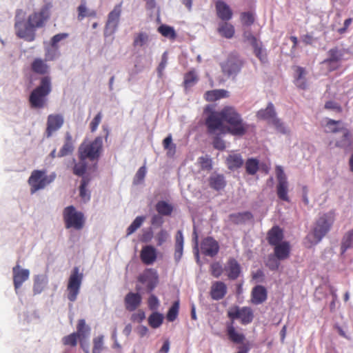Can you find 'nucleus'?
<instances>
[{"label": "nucleus", "mask_w": 353, "mask_h": 353, "mask_svg": "<svg viewBox=\"0 0 353 353\" xmlns=\"http://www.w3.org/2000/svg\"><path fill=\"white\" fill-rule=\"evenodd\" d=\"M228 168L231 170H236L243 165V159L240 154L232 153L226 159Z\"/></svg>", "instance_id": "5701e85b"}, {"label": "nucleus", "mask_w": 353, "mask_h": 353, "mask_svg": "<svg viewBox=\"0 0 353 353\" xmlns=\"http://www.w3.org/2000/svg\"><path fill=\"white\" fill-rule=\"evenodd\" d=\"M56 176L55 172L48 175L46 170L33 171L28 180L31 193L34 194L38 190L44 189L54 181Z\"/></svg>", "instance_id": "20e7f679"}, {"label": "nucleus", "mask_w": 353, "mask_h": 353, "mask_svg": "<svg viewBox=\"0 0 353 353\" xmlns=\"http://www.w3.org/2000/svg\"><path fill=\"white\" fill-rule=\"evenodd\" d=\"M68 37V34L67 33H60L54 35L51 39V46L59 48L57 43L61 40L66 39Z\"/></svg>", "instance_id": "0e129e2a"}, {"label": "nucleus", "mask_w": 353, "mask_h": 353, "mask_svg": "<svg viewBox=\"0 0 353 353\" xmlns=\"http://www.w3.org/2000/svg\"><path fill=\"white\" fill-rule=\"evenodd\" d=\"M145 218L143 216L136 217L133 222L127 229V235H130L139 228L145 221Z\"/></svg>", "instance_id": "603ef678"}, {"label": "nucleus", "mask_w": 353, "mask_h": 353, "mask_svg": "<svg viewBox=\"0 0 353 353\" xmlns=\"http://www.w3.org/2000/svg\"><path fill=\"white\" fill-rule=\"evenodd\" d=\"M213 137L212 145L215 149L219 150H224L225 148V143L222 137L224 135L223 133L217 132L215 134L208 133Z\"/></svg>", "instance_id": "a18cd8bd"}, {"label": "nucleus", "mask_w": 353, "mask_h": 353, "mask_svg": "<svg viewBox=\"0 0 353 353\" xmlns=\"http://www.w3.org/2000/svg\"><path fill=\"white\" fill-rule=\"evenodd\" d=\"M154 238L157 241V245L161 246L163 243L170 240V236L167 230L161 229L160 231L156 234Z\"/></svg>", "instance_id": "8fccbe9b"}, {"label": "nucleus", "mask_w": 353, "mask_h": 353, "mask_svg": "<svg viewBox=\"0 0 353 353\" xmlns=\"http://www.w3.org/2000/svg\"><path fill=\"white\" fill-rule=\"evenodd\" d=\"M103 150V139L97 137L92 141H84L79 147L78 153L81 160H98Z\"/></svg>", "instance_id": "7ed1b4c3"}, {"label": "nucleus", "mask_w": 353, "mask_h": 353, "mask_svg": "<svg viewBox=\"0 0 353 353\" xmlns=\"http://www.w3.org/2000/svg\"><path fill=\"white\" fill-rule=\"evenodd\" d=\"M32 70L38 74H44L48 71V65L41 59H36L32 63Z\"/></svg>", "instance_id": "58836bf2"}, {"label": "nucleus", "mask_w": 353, "mask_h": 353, "mask_svg": "<svg viewBox=\"0 0 353 353\" xmlns=\"http://www.w3.org/2000/svg\"><path fill=\"white\" fill-rule=\"evenodd\" d=\"M156 210L163 216H170L173 211V206L164 201H160L156 204Z\"/></svg>", "instance_id": "c9c22d12"}, {"label": "nucleus", "mask_w": 353, "mask_h": 353, "mask_svg": "<svg viewBox=\"0 0 353 353\" xmlns=\"http://www.w3.org/2000/svg\"><path fill=\"white\" fill-rule=\"evenodd\" d=\"M219 250L218 242L212 237L204 239L201 244V252L205 256H214Z\"/></svg>", "instance_id": "ddd939ff"}, {"label": "nucleus", "mask_w": 353, "mask_h": 353, "mask_svg": "<svg viewBox=\"0 0 353 353\" xmlns=\"http://www.w3.org/2000/svg\"><path fill=\"white\" fill-rule=\"evenodd\" d=\"M83 279V273L79 272L78 267H74L69 276L66 288L67 298L70 302H74L77 300Z\"/></svg>", "instance_id": "0eeeda50"}, {"label": "nucleus", "mask_w": 353, "mask_h": 353, "mask_svg": "<svg viewBox=\"0 0 353 353\" xmlns=\"http://www.w3.org/2000/svg\"><path fill=\"white\" fill-rule=\"evenodd\" d=\"M45 20L46 17L43 12L34 13L29 17L28 25L39 28L42 26Z\"/></svg>", "instance_id": "e433bc0d"}, {"label": "nucleus", "mask_w": 353, "mask_h": 353, "mask_svg": "<svg viewBox=\"0 0 353 353\" xmlns=\"http://www.w3.org/2000/svg\"><path fill=\"white\" fill-rule=\"evenodd\" d=\"M52 90L51 79L49 77L41 78L40 84L32 90L29 101L32 108L41 109L46 106L48 95Z\"/></svg>", "instance_id": "f03ea898"}, {"label": "nucleus", "mask_w": 353, "mask_h": 353, "mask_svg": "<svg viewBox=\"0 0 353 353\" xmlns=\"http://www.w3.org/2000/svg\"><path fill=\"white\" fill-rule=\"evenodd\" d=\"M353 247V230L348 231L343 236L341 243V252L344 253L347 249Z\"/></svg>", "instance_id": "79ce46f5"}, {"label": "nucleus", "mask_w": 353, "mask_h": 353, "mask_svg": "<svg viewBox=\"0 0 353 353\" xmlns=\"http://www.w3.org/2000/svg\"><path fill=\"white\" fill-rule=\"evenodd\" d=\"M275 127L276 130L283 134H288L290 132L289 129L285 125V124L277 117L271 122Z\"/></svg>", "instance_id": "6e6d98bb"}, {"label": "nucleus", "mask_w": 353, "mask_h": 353, "mask_svg": "<svg viewBox=\"0 0 353 353\" xmlns=\"http://www.w3.org/2000/svg\"><path fill=\"white\" fill-rule=\"evenodd\" d=\"M228 316L232 319H239L242 324H248L253 319V312L251 308L237 306L230 307L228 312Z\"/></svg>", "instance_id": "9d476101"}, {"label": "nucleus", "mask_w": 353, "mask_h": 353, "mask_svg": "<svg viewBox=\"0 0 353 353\" xmlns=\"http://www.w3.org/2000/svg\"><path fill=\"white\" fill-rule=\"evenodd\" d=\"M145 174H146V168L145 166H142L141 167L136 175H135V177H134V183H139V182H141V181L143 180V179L145 178Z\"/></svg>", "instance_id": "69168bd1"}, {"label": "nucleus", "mask_w": 353, "mask_h": 353, "mask_svg": "<svg viewBox=\"0 0 353 353\" xmlns=\"http://www.w3.org/2000/svg\"><path fill=\"white\" fill-rule=\"evenodd\" d=\"M158 30L163 37L170 39H174L176 37L175 30L171 26L161 25L159 27Z\"/></svg>", "instance_id": "09e8293b"}, {"label": "nucleus", "mask_w": 353, "mask_h": 353, "mask_svg": "<svg viewBox=\"0 0 353 353\" xmlns=\"http://www.w3.org/2000/svg\"><path fill=\"white\" fill-rule=\"evenodd\" d=\"M89 179L87 176H83L80 188H79V194L81 199L85 201H88L90 199V194L89 191L86 189L89 183Z\"/></svg>", "instance_id": "c03bdc74"}, {"label": "nucleus", "mask_w": 353, "mask_h": 353, "mask_svg": "<svg viewBox=\"0 0 353 353\" xmlns=\"http://www.w3.org/2000/svg\"><path fill=\"white\" fill-rule=\"evenodd\" d=\"M279 259L276 258L275 255H270L266 261V265L271 270H276L279 268L280 263Z\"/></svg>", "instance_id": "4d7b16f0"}, {"label": "nucleus", "mask_w": 353, "mask_h": 353, "mask_svg": "<svg viewBox=\"0 0 353 353\" xmlns=\"http://www.w3.org/2000/svg\"><path fill=\"white\" fill-rule=\"evenodd\" d=\"M326 128L328 132L332 133L341 132L342 129L345 128L341 121H335L332 119H329L327 121Z\"/></svg>", "instance_id": "49530a36"}, {"label": "nucleus", "mask_w": 353, "mask_h": 353, "mask_svg": "<svg viewBox=\"0 0 353 353\" xmlns=\"http://www.w3.org/2000/svg\"><path fill=\"white\" fill-rule=\"evenodd\" d=\"M328 58L323 61L330 70L338 69L341 65L342 61H346L353 57V52L349 49L339 48L337 47L330 49L327 52Z\"/></svg>", "instance_id": "39448f33"}, {"label": "nucleus", "mask_w": 353, "mask_h": 353, "mask_svg": "<svg viewBox=\"0 0 353 353\" xmlns=\"http://www.w3.org/2000/svg\"><path fill=\"white\" fill-rule=\"evenodd\" d=\"M59 48L52 47L51 48L46 49V59L47 60H53L59 56Z\"/></svg>", "instance_id": "e2e57ef3"}, {"label": "nucleus", "mask_w": 353, "mask_h": 353, "mask_svg": "<svg viewBox=\"0 0 353 353\" xmlns=\"http://www.w3.org/2000/svg\"><path fill=\"white\" fill-rule=\"evenodd\" d=\"M209 184L212 188L220 190L225 188L226 182L223 175L213 174L209 178Z\"/></svg>", "instance_id": "c85d7f7f"}, {"label": "nucleus", "mask_w": 353, "mask_h": 353, "mask_svg": "<svg viewBox=\"0 0 353 353\" xmlns=\"http://www.w3.org/2000/svg\"><path fill=\"white\" fill-rule=\"evenodd\" d=\"M103 335H100L93 339L92 353L101 352L103 349Z\"/></svg>", "instance_id": "5fc2aeb1"}, {"label": "nucleus", "mask_w": 353, "mask_h": 353, "mask_svg": "<svg viewBox=\"0 0 353 353\" xmlns=\"http://www.w3.org/2000/svg\"><path fill=\"white\" fill-rule=\"evenodd\" d=\"M35 27L28 25L23 31V40L28 41H33L35 37Z\"/></svg>", "instance_id": "052dcab7"}, {"label": "nucleus", "mask_w": 353, "mask_h": 353, "mask_svg": "<svg viewBox=\"0 0 353 353\" xmlns=\"http://www.w3.org/2000/svg\"><path fill=\"white\" fill-rule=\"evenodd\" d=\"M79 338L77 336L74 332L64 336L62 339V342L65 345H70L72 347H74L77 344V339Z\"/></svg>", "instance_id": "bf43d9fd"}, {"label": "nucleus", "mask_w": 353, "mask_h": 353, "mask_svg": "<svg viewBox=\"0 0 353 353\" xmlns=\"http://www.w3.org/2000/svg\"><path fill=\"white\" fill-rule=\"evenodd\" d=\"M225 271L230 279L235 280L241 273V266L234 259H230L225 266Z\"/></svg>", "instance_id": "f3484780"}, {"label": "nucleus", "mask_w": 353, "mask_h": 353, "mask_svg": "<svg viewBox=\"0 0 353 353\" xmlns=\"http://www.w3.org/2000/svg\"><path fill=\"white\" fill-rule=\"evenodd\" d=\"M243 63L236 54H231L227 59L221 63L223 73L228 77H236L240 72Z\"/></svg>", "instance_id": "1a4fd4ad"}, {"label": "nucleus", "mask_w": 353, "mask_h": 353, "mask_svg": "<svg viewBox=\"0 0 353 353\" xmlns=\"http://www.w3.org/2000/svg\"><path fill=\"white\" fill-rule=\"evenodd\" d=\"M157 250L152 245H145L143 247L140 256L143 263L145 265H152L157 259Z\"/></svg>", "instance_id": "2eb2a0df"}, {"label": "nucleus", "mask_w": 353, "mask_h": 353, "mask_svg": "<svg viewBox=\"0 0 353 353\" xmlns=\"http://www.w3.org/2000/svg\"><path fill=\"white\" fill-rule=\"evenodd\" d=\"M198 75L194 70H190L184 75L183 85L185 90L194 86L198 81Z\"/></svg>", "instance_id": "72a5a7b5"}, {"label": "nucleus", "mask_w": 353, "mask_h": 353, "mask_svg": "<svg viewBox=\"0 0 353 353\" xmlns=\"http://www.w3.org/2000/svg\"><path fill=\"white\" fill-rule=\"evenodd\" d=\"M332 221L326 214H323L320 216L316 221L313 230L312 236L314 237V241L311 243V245L317 244L319 243L324 236L330 230Z\"/></svg>", "instance_id": "6e6552de"}, {"label": "nucleus", "mask_w": 353, "mask_h": 353, "mask_svg": "<svg viewBox=\"0 0 353 353\" xmlns=\"http://www.w3.org/2000/svg\"><path fill=\"white\" fill-rule=\"evenodd\" d=\"M149 43V36L146 32L137 33L134 38L133 46L134 47H144Z\"/></svg>", "instance_id": "a19ab883"}, {"label": "nucleus", "mask_w": 353, "mask_h": 353, "mask_svg": "<svg viewBox=\"0 0 353 353\" xmlns=\"http://www.w3.org/2000/svg\"><path fill=\"white\" fill-rule=\"evenodd\" d=\"M342 138L336 141V145L340 148H347L351 144V132L346 128L342 129Z\"/></svg>", "instance_id": "f704fd0d"}, {"label": "nucleus", "mask_w": 353, "mask_h": 353, "mask_svg": "<svg viewBox=\"0 0 353 353\" xmlns=\"http://www.w3.org/2000/svg\"><path fill=\"white\" fill-rule=\"evenodd\" d=\"M48 284V276L46 274H39L34 276L33 291L35 294H40L45 289Z\"/></svg>", "instance_id": "cd10ccee"}, {"label": "nucleus", "mask_w": 353, "mask_h": 353, "mask_svg": "<svg viewBox=\"0 0 353 353\" xmlns=\"http://www.w3.org/2000/svg\"><path fill=\"white\" fill-rule=\"evenodd\" d=\"M227 333L229 339L235 343H243L245 340L243 334L238 332L232 325H228Z\"/></svg>", "instance_id": "2f4dec72"}, {"label": "nucleus", "mask_w": 353, "mask_h": 353, "mask_svg": "<svg viewBox=\"0 0 353 353\" xmlns=\"http://www.w3.org/2000/svg\"><path fill=\"white\" fill-rule=\"evenodd\" d=\"M248 39L251 41V43L254 48L255 55L261 60V62H266V52L265 50L261 47V44L259 43L256 39L252 35H250Z\"/></svg>", "instance_id": "b1692460"}, {"label": "nucleus", "mask_w": 353, "mask_h": 353, "mask_svg": "<svg viewBox=\"0 0 353 353\" xmlns=\"http://www.w3.org/2000/svg\"><path fill=\"white\" fill-rule=\"evenodd\" d=\"M252 214L249 212H239L229 215V221L239 225L243 224L252 219Z\"/></svg>", "instance_id": "bb28decb"}, {"label": "nucleus", "mask_w": 353, "mask_h": 353, "mask_svg": "<svg viewBox=\"0 0 353 353\" xmlns=\"http://www.w3.org/2000/svg\"><path fill=\"white\" fill-rule=\"evenodd\" d=\"M227 292V285L223 282L214 281L210 287V294L212 300L219 301L225 297Z\"/></svg>", "instance_id": "4468645a"}, {"label": "nucleus", "mask_w": 353, "mask_h": 353, "mask_svg": "<svg viewBox=\"0 0 353 353\" xmlns=\"http://www.w3.org/2000/svg\"><path fill=\"white\" fill-rule=\"evenodd\" d=\"M211 272L212 274L218 278L221 276L223 272V269L221 265L219 263H214L211 265Z\"/></svg>", "instance_id": "774afa93"}, {"label": "nucleus", "mask_w": 353, "mask_h": 353, "mask_svg": "<svg viewBox=\"0 0 353 353\" xmlns=\"http://www.w3.org/2000/svg\"><path fill=\"white\" fill-rule=\"evenodd\" d=\"M87 165L85 160H81L76 163L73 168V172L77 176H83L85 172Z\"/></svg>", "instance_id": "13d9d810"}, {"label": "nucleus", "mask_w": 353, "mask_h": 353, "mask_svg": "<svg viewBox=\"0 0 353 353\" xmlns=\"http://www.w3.org/2000/svg\"><path fill=\"white\" fill-rule=\"evenodd\" d=\"M297 77L295 80V83L297 87L301 89H305L307 87L305 79L304 78L305 70L303 68L298 67L296 70Z\"/></svg>", "instance_id": "3c124183"}, {"label": "nucleus", "mask_w": 353, "mask_h": 353, "mask_svg": "<svg viewBox=\"0 0 353 353\" xmlns=\"http://www.w3.org/2000/svg\"><path fill=\"white\" fill-rule=\"evenodd\" d=\"M283 237V232L278 226L273 227L268 234V242L272 245L281 243Z\"/></svg>", "instance_id": "a878e982"}, {"label": "nucleus", "mask_w": 353, "mask_h": 353, "mask_svg": "<svg viewBox=\"0 0 353 353\" xmlns=\"http://www.w3.org/2000/svg\"><path fill=\"white\" fill-rule=\"evenodd\" d=\"M102 113L101 112H99L92 119V121L90 122V130L92 132H94L97 130L99 123L101 121L102 119Z\"/></svg>", "instance_id": "680f3d73"}, {"label": "nucleus", "mask_w": 353, "mask_h": 353, "mask_svg": "<svg viewBox=\"0 0 353 353\" xmlns=\"http://www.w3.org/2000/svg\"><path fill=\"white\" fill-rule=\"evenodd\" d=\"M80 341H86L90 334V327L85 324L84 319H80L77 326V332H74Z\"/></svg>", "instance_id": "412c9836"}, {"label": "nucleus", "mask_w": 353, "mask_h": 353, "mask_svg": "<svg viewBox=\"0 0 353 353\" xmlns=\"http://www.w3.org/2000/svg\"><path fill=\"white\" fill-rule=\"evenodd\" d=\"M63 217L66 228L81 230L85 224V217L81 212H79L73 205L66 207L63 210Z\"/></svg>", "instance_id": "423d86ee"}, {"label": "nucleus", "mask_w": 353, "mask_h": 353, "mask_svg": "<svg viewBox=\"0 0 353 353\" xmlns=\"http://www.w3.org/2000/svg\"><path fill=\"white\" fill-rule=\"evenodd\" d=\"M257 117L259 119H265L272 122L276 117L274 105L269 103L266 108L260 110L257 112Z\"/></svg>", "instance_id": "393cba45"}, {"label": "nucleus", "mask_w": 353, "mask_h": 353, "mask_svg": "<svg viewBox=\"0 0 353 353\" xmlns=\"http://www.w3.org/2000/svg\"><path fill=\"white\" fill-rule=\"evenodd\" d=\"M64 117L61 114H51L48 116L46 122V136L50 138L53 133L59 130L63 125Z\"/></svg>", "instance_id": "f8f14e48"}, {"label": "nucleus", "mask_w": 353, "mask_h": 353, "mask_svg": "<svg viewBox=\"0 0 353 353\" xmlns=\"http://www.w3.org/2000/svg\"><path fill=\"white\" fill-rule=\"evenodd\" d=\"M274 246V255L277 259L283 261L289 257L290 247L288 242L284 241Z\"/></svg>", "instance_id": "aec40b11"}, {"label": "nucleus", "mask_w": 353, "mask_h": 353, "mask_svg": "<svg viewBox=\"0 0 353 353\" xmlns=\"http://www.w3.org/2000/svg\"><path fill=\"white\" fill-rule=\"evenodd\" d=\"M226 97H228V91L225 90H210L205 94V99L208 101H214Z\"/></svg>", "instance_id": "c756f323"}, {"label": "nucleus", "mask_w": 353, "mask_h": 353, "mask_svg": "<svg viewBox=\"0 0 353 353\" xmlns=\"http://www.w3.org/2000/svg\"><path fill=\"white\" fill-rule=\"evenodd\" d=\"M159 306V301L158 298L152 294L148 299V307L152 310H157Z\"/></svg>", "instance_id": "338daca9"}, {"label": "nucleus", "mask_w": 353, "mask_h": 353, "mask_svg": "<svg viewBox=\"0 0 353 353\" xmlns=\"http://www.w3.org/2000/svg\"><path fill=\"white\" fill-rule=\"evenodd\" d=\"M218 32L220 34L227 39H230L234 34V28L230 23L223 22L219 24Z\"/></svg>", "instance_id": "473e14b6"}, {"label": "nucleus", "mask_w": 353, "mask_h": 353, "mask_svg": "<svg viewBox=\"0 0 353 353\" xmlns=\"http://www.w3.org/2000/svg\"><path fill=\"white\" fill-rule=\"evenodd\" d=\"M179 301H175L171 307L169 309L166 318L168 321L172 322L174 321L178 316L179 314Z\"/></svg>", "instance_id": "864d4df0"}, {"label": "nucleus", "mask_w": 353, "mask_h": 353, "mask_svg": "<svg viewBox=\"0 0 353 353\" xmlns=\"http://www.w3.org/2000/svg\"><path fill=\"white\" fill-rule=\"evenodd\" d=\"M121 14V4L116 5L114 9L108 14V21L105 28V36L114 34L119 26Z\"/></svg>", "instance_id": "9b49d317"}, {"label": "nucleus", "mask_w": 353, "mask_h": 353, "mask_svg": "<svg viewBox=\"0 0 353 353\" xmlns=\"http://www.w3.org/2000/svg\"><path fill=\"white\" fill-rule=\"evenodd\" d=\"M141 296L139 293H128L124 300L126 310L134 311L141 305Z\"/></svg>", "instance_id": "dca6fc26"}, {"label": "nucleus", "mask_w": 353, "mask_h": 353, "mask_svg": "<svg viewBox=\"0 0 353 353\" xmlns=\"http://www.w3.org/2000/svg\"><path fill=\"white\" fill-rule=\"evenodd\" d=\"M74 146L72 143V137L70 132L65 133V142L62 148L57 154V157H63L72 153Z\"/></svg>", "instance_id": "4be33fe9"}, {"label": "nucleus", "mask_w": 353, "mask_h": 353, "mask_svg": "<svg viewBox=\"0 0 353 353\" xmlns=\"http://www.w3.org/2000/svg\"><path fill=\"white\" fill-rule=\"evenodd\" d=\"M208 133L217 132L243 137L250 129L241 114L232 106L223 108L220 111L212 112L205 119Z\"/></svg>", "instance_id": "f257e3e1"}, {"label": "nucleus", "mask_w": 353, "mask_h": 353, "mask_svg": "<svg viewBox=\"0 0 353 353\" xmlns=\"http://www.w3.org/2000/svg\"><path fill=\"white\" fill-rule=\"evenodd\" d=\"M246 173L250 175H254L259 169V161L255 158H249L245 163Z\"/></svg>", "instance_id": "7c9ffc66"}, {"label": "nucleus", "mask_w": 353, "mask_h": 353, "mask_svg": "<svg viewBox=\"0 0 353 353\" xmlns=\"http://www.w3.org/2000/svg\"><path fill=\"white\" fill-rule=\"evenodd\" d=\"M252 302L259 305L266 301L268 297L267 290L263 285H256L252 290Z\"/></svg>", "instance_id": "a211bd4d"}, {"label": "nucleus", "mask_w": 353, "mask_h": 353, "mask_svg": "<svg viewBox=\"0 0 353 353\" xmlns=\"http://www.w3.org/2000/svg\"><path fill=\"white\" fill-rule=\"evenodd\" d=\"M276 192L279 198L285 201H289L288 192V183L282 182L278 183L276 186Z\"/></svg>", "instance_id": "37998d69"}, {"label": "nucleus", "mask_w": 353, "mask_h": 353, "mask_svg": "<svg viewBox=\"0 0 353 353\" xmlns=\"http://www.w3.org/2000/svg\"><path fill=\"white\" fill-rule=\"evenodd\" d=\"M150 278H152L154 279V284H148L149 289L150 290H152L154 288L156 283L157 282V280H158V276L157 274L156 271H154L152 269H150V270H147L144 274H143L142 275H141L139 276V281H141L142 283H145Z\"/></svg>", "instance_id": "ea45409f"}, {"label": "nucleus", "mask_w": 353, "mask_h": 353, "mask_svg": "<svg viewBox=\"0 0 353 353\" xmlns=\"http://www.w3.org/2000/svg\"><path fill=\"white\" fill-rule=\"evenodd\" d=\"M163 145L165 150H167V155L173 157L176 152V145L172 143V135L169 134L163 141Z\"/></svg>", "instance_id": "de8ad7c7"}, {"label": "nucleus", "mask_w": 353, "mask_h": 353, "mask_svg": "<svg viewBox=\"0 0 353 353\" xmlns=\"http://www.w3.org/2000/svg\"><path fill=\"white\" fill-rule=\"evenodd\" d=\"M216 10L218 17L223 21H228L232 18V12L224 1H218L216 3Z\"/></svg>", "instance_id": "6ab92c4d"}, {"label": "nucleus", "mask_w": 353, "mask_h": 353, "mask_svg": "<svg viewBox=\"0 0 353 353\" xmlns=\"http://www.w3.org/2000/svg\"><path fill=\"white\" fill-rule=\"evenodd\" d=\"M163 319L164 316L162 314L154 312L149 316L148 319V324L152 328H158L162 325Z\"/></svg>", "instance_id": "4c0bfd02"}]
</instances>
